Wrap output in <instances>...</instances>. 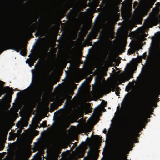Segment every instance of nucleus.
<instances>
[{
  "mask_svg": "<svg viewBox=\"0 0 160 160\" xmlns=\"http://www.w3.org/2000/svg\"><path fill=\"white\" fill-rule=\"evenodd\" d=\"M131 74H123L116 79L112 80L108 82H105L100 85L97 89V92L99 94L108 93L112 89H114L118 81L121 83L125 81H128L131 78Z\"/></svg>",
  "mask_w": 160,
  "mask_h": 160,
  "instance_id": "nucleus-4",
  "label": "nucleus"
},
{
  "mask_svg": "<svg viewBox=\"0 0 160 160\" xmlns=\"http://www.w3.org/2000/svg\"><path fill=\"white\" fill-rule=\"evenodd\" d=\"M160 20L159 9L158 8H154L152 12L149 14L148 18L144 21V26L141 27L137 30L136 34L138 36H145V32L148 28L155 25Z\"/></svg>",
  "mask_w": 160,
  "mask_h": 160,
  "instance_id": "nucleus-3",
  "label": "nucleus"
},
{
  "mask_svg": "<svg viewBox=\"0 0 160 160\" xmlns=\"http://www.w3.org/2000/svg\"><path fill=\"white\" fill-rule=\"evenodd\" d=\"M49 72V70L46 67H38L35 71L33 69L32 70L31 82L26 89L21 92V95L27 98H32L36 94L40 93L42 89L40 85L36 82L33 83L34 73L35 72L37 75L46 77L48 76Z\"/></svg>",
  "mask_w": 160,
  "mask_h": 160,
  "instance_id": "nucleus-1",
  "label": "nucleus"
},
{
  "mask_svg": "<svg viewBox=\"0 0 160 160\" xmlns=\"http://www.w3.org/2000/svg\"><path fill=\"white\" fill-rule=\"evenodd\" d=\"M147 60L151 62L154 70L160 71V32L152 38V42L149 49V56Z\"/></svg>",
  "mask_w": 160,
  "mask_h": 160,
  "instance_id": "nucleus-2",
  "label": "nucleus"
},
{
  "mask_svg": "<svg viewBox=\"0 0 160 160\" xmlns=\"http://www.w3.org/2000/svg\"><path fill=\"white\" fill-rule=\"evenodd\" d=\"M97 155L92 152L90 156L89 160H96L97 159Z\"/></svg>",
  "mask_w": 160,
  "mask_h": 160,
  "instance_id": "nucleus-14",
  "label": "nucleus"
},
{
  "mask_svg": "<svg viewBox=\"0 0 160 160\" xmlns=\"http://www.w3.org/2000/svg\"><path fill=\"white\" fill-rule=\"evenodd\" d=\"M2 94V93H1V92H0V96H1V95Z\"/></svg>",
  "mask_w": 160,
  "mask_h": 160,
  "instance_id": "nucleus-29",
  "label": "nucleus"
},
{
  "mask_svg": "<svg viewBox=\"0 0 160 160\" xmlns=\"http://www.w3.org/2000/svg\"><path fill=\"white\" fill-rule=\"evenodd\" d=\"M77 75L75 74L72 75V81H74L75 80L76 78H77Z\"/></svg>",
  "mask_w": 160,
  "mask_h": 160,
  "instance_id": "nucleus-19",
  "label": "nucleus"
},
{
  "mask_svg": "<svg viewBox=\"0 0 160 160\" xmlns=\"http://www.w3.org/2000/svg\"><path fill=\"white\" fill-rule=\"evenodd\" d=\"M86 147H87V145L85 143H84L81 146V147H80V149H81V150H85L86 149Z\"/></svg>",
  "mask_w": 160,
  "mask_h": 160,
  "instance_id": "nucleus-18",
  "label": "nucleus"
},
{
  "mask_svg": "<svg viewBox=\"0 0 160 160\" xmlns=\"http://www.w3.org/2000/svg\"><path fill=\"white\" fill-rule=\"evenodd\" d=\"M122 160H126V157L124 156Z\"/></svg>",
  "mask_w": 160,
  "mask_h": 160,
  "instance_id": "nucleus-25",
  "label": "nucleus"
},
{
  "mask_svg": "<svg viewBox=\"0 0 160 160\" xmlns=\"http://www.w3.org/2000/svg\"><path fill=\"white\" fill-rule=\"evenodd\" d=\"M42 127H45L46 125V123L45 122H43L42 123Z\"/></svg>",
  "mask_w": 160,
  "mask_h": 160,
  "instance_id": "nucleus-21",
  "label": "nucleus"
},
{
  "mask_svg": "<svg viewBox=\"0 0 160 160\" xmlns=\"http://www.w3.org/2000/svg\"><path fill=\"white\" fill-rule=\"evenodd\" d=\"M132 66H131V65H129V64L127 65V69H128V70H130L131 69H132Z\"/></svg>",
  "mask_w": 160,
  "mask_h": 160,
  "instance_id": "nucleus-20",
  "label": "nucleus"
},
{
  "mask_svg": "<svg viewBox=\"0 0 160 160\" xmlns=\"http://www.w3.org/2000/svg\"><path fill=\"white\" fill-rule=\"evenodd\" d=\"M12 48L13 50L18 52L20 50L21 51L20 54L22 56H24L26 54L25 49L23 48L22 45L17 43H13L12 45Z\"/></svg>",
  "mask_w": 160,
  "mask_h": 160,
  "instance_id": "nucleus-8",
  "label": "nucleus"
},
{
  "mask_svg": "<svg viewBox=\"0 0 160 160\" xmlns=\"http://www.w3.org/2000/svg\"><path fill=\"white\" fill-rule=\"evenodd\" d=\"M35 132H37V134H35V135H37L38 134V132L36 131H35Z\"/></svg>",
  "mask_w": 160,
  "mask_h": 160,
  "instance_id": "nucleus-27",
  "label": "nucleus"
},
{
  "mask_svg": "<svg viewBox=\"0 0 160 160\" xmlns=\"http://www.w3.org/2000/svg\"><path fill=\"white\" fill-rule=\"evenodd\" d=\"M131 102V97L128 95H126L121 103L122 107L124 110L127 109Z\"/></svg>",
  "mask_w": 160,
  "mask_h": 160,
  "instance_id": "nucleus-10",
  "label": "nucleus"
},
{
  "mask_svg": "<svg viewBox=\"0 0 160 160\" xmlns=\"http://www.w3.org/2000/svg\"><path fill=\"white\" fill-rule=\"evenodd\" d=\"M142 127H141V126H139V130H142Z\"/></svg>",
  "mask_w": 160,
  "mask_h": 160,
  "instance_id": "nucleus-24",
  "label": "nucleus"
},
{
  "mask_svg": "<svg viewBox=\"0 0 160 160\" xmlns=\"http://www.w3.org/2000/svg\"><path fill=\"white\" fill-rule=\"evenodd\" d=\"M103 133H106V132H107V131H106V129H104L103 131Z\"/></svg>",
  "mask_w": 160,
  "mask_h": 160,
  "instance_id": "nucleus-23",
  "label": "nucleus"
},
{
  "mask_svg": "<svg viewBox=\"0 0 160 160\" xmlns=\"http://www.w3.org/2000/svg\"><path fill=\"white\" fill-rule=\"evenodd\" d=\"M76 159V156L75 154L70 155L67 158V160H75Z\"/></svg>",
  "mask_w": 160,
  "mask_h": 160,
  "instance_id": "nucleus-15",
  "label": "nucleus"
},
{
  "mask_svg": "<svg viewBox=\"0 0 160 160\" xmlns=\"http://www.w3.org/2000/svg\"><path fill=\"white\" fill-rule=\"evenodd\" d=\"M137 49V47L136 45H133L128 50V53L129 54L133 53Z\"/></svg>",
  "mask_w": 160,
  "mask_h": 160,
  "instance_id": "nucleus-12",
  "label": "nucleus"
},
{
  "mask_svg": "<svg viewBox=\"0 0 160 160\" xmlns=\"http://www.w3.org/2000/svg\"><path fill=\"white\" fill-rule=\"evenodd\" d=\"M155 0H146V2H145L144 5L143 7L140 9L139 12H138V14L140 17H143L146 15L147 13V8L146 7V6L147 5L149 7L151 4H153Z\"/></svg>",
  "mask_w": 160,
  "mask_h": 160,
  "instance_id": "nucleus-6",
  "label": "nucleus"
},
{
  "mask_svg": "<svg viewBox=\"0 0 160 160\" xmlns=\"http://www.w3.org/2000/svg\"><path fill=\"white\" fill-rule=\"evenodd\" d=\"M134 26V24L132 21H128L124 26V29L125 30H131Z\"/></svg>",
  "mask_w": 160,
  "mask_h": 160,
  "instance_id": "nucleus-11",
  "label": "nucleus"
},
{
  "mask_svg": "<svg viewBox=\"0 0 160 160\" xmlns=\"http://www.w3.org/2000/svg\"><path fill=\"white\" fill-rule=\"evenodd\" d=\"M4 83V82L3 81H0V85L2 86Z\"/></svg>",
  "mask_w": 160,
  "mask_h": 160,
  "instance_id": "nucleus-22",
  "label": "nucleus"
},
{
  "mask_svg": "<svg viewBox=\"0 0 160 160\" xmlns=\"http://www.w3.org/2000/svg\"><path fill=\"white\" fill-rule=\"evenodd\" d=\"M106 136L107 138H109L112 139L113 138L112 133L111 132L107 134Z\"/></svg>",
  "mask_w": 160,
  "mask_h": 160,
  "instance_id": "nucleus-17",
  "label": "nucleus"
},
{
  "mask_svg": "<svg viewBox=\"0 0 160 160\" xmlns=\"http://www.w3.org/2000/svg\"><path fill=\"white\" fill-rule=\"evenodd\" d=\"M123 147V142L121 140H116L112 147V151L113 156L115 158L122 152Z\"/></svg>",
  "mask_w": 160,
  "mask_h": 160,
  "instance_id": "nucleus-5",
  "label": "nucleus"
},
{
  "mask_svg": "<svg viewBox=\"0 0 160 160\" xmlns=\"http://www.w3.org/2000/svg\"><path fill=\"white\" fill-rule=\"evenodd\" d=\"M107 104V102L105 101H102V105H99L98 107L96 108L95 111L94 117L93 119L94 120L96 118H97L101 112L104 111L105 110L104 107Z\"/></svg>",
  "mask_w": 160,
  "mask_h": 160,
  "instance_id": "nucleus-9",
  "label": "nucleus"
},
{
  "mask_svg": "<svg viewBox=\"0 0 160 160\" xmlns=\"http://www.w3.org/2000/svg\"><path fill=\"white\" fill-rule=\"evenodd\" d=\"M30 55H28V57H30Z\"/></svg>",
  "mask_w": 160,
  "mask_h": 160,
  "instance_id": "nucleus-32",
  "label": "nucleus"
},
{
  "mask_svg": "<svg viewBox=\"0 0 160 160\" xmlns=\"http://www.w3.org/2000/svg\"><path fill=\"white\" fill-rule=\"evenodd\" d=\"M116 94H117V95H118V94H117V93H116Z\"/></svg>",
  "mask_w": 160,
  "mask_h": 160,
  "instance_id": "nucleus-31",
  "label": "nucleus"
},
{
  "mask_svg": "<svg viewBox=\"0 0 160 160\" xmlns=\"http://www.w3.org/2000/svg\"><path fill=\"white\" fill-rule=\"evenodd\" d=\"M20 94V92H18L17 94V96H18L19 95V94Z\"/></svg>",
  "mask_w": 160,
  "mask_h": 160,
  "instance_id": "nucleus-26",
  "label": "nucleus"
},
{
  "mask_svg": "<svg viewBox=\"0 0 160 160\" xmlns=\"http://www.w3.org/2000/svg\"><path fill=\"white\" fill-rule=\"evenodd\" d=\"M5 88L7 90L9 93V94L11 95H12L13 94V92H12L11 88H10L8 87H6Z\"/></svg>",
  "mask_w": 160,
  "mask_h": 160,
  "instance_id": "nucleus-16",
  "label": "nucleus"
},
{
  "mask_svg": "<svg viewBox=\"0 0 160 160\" xmlns=\"http://www.w3.org/2000/svg\"><path fill=\"white\" fill-rule=\"evenodd\" d=\"M88 138H87V139ZM87 139H86V140H87Z\"/></svg>",
  "mask_w": 160,
  "mask_h": 160,
  "instance_id": "nucleus-33",
  "label": "nucleus"
},
{
  "mask_svg": "<svg viewBox=\"0 0 160 160\" xmlns=\"http://www.w3.org/2000/svg\"><path fill=\"white\" fill-rule=\"evenodd\" d=\"M40 52L39 51H37L33 53L31 57L29 59H27L26 61V62L28 64L29 66L31 67L33 66L34 62L36 61L40 57Z\"/></svg>",
  "mask_w": 160,
  "mask_h": 160,
  "instance_id": "nucleus-7",
  "label": "nucleus"
},
{
  "mask_svg": "<svg viewBox=\"0 0 160 160\" xmlns=\"http://www.w3.org/2000/svg\"><path fill=\"white\" fill-rule=\"evenodd\" d=\"M67 95L65 93L61 94L60 95V97L58 98V99L60 100V102H62L66 98Z\"/></svg>",
  "mask_w": 160,
  "mask_h": 160,
  "instance_id": "nucleus-13",
  "label": "nucleus"
},
{
  "mask_svg": "<svg viewBox=\"0 0 160 160\" xmlns=\"http://www.w3.org/2000/svg\"><path fill=\"white\" fill-rule=\"evenodd\" d=\"M36 65H35V68H36Z\"/></svg>",
  "mask_w": 160,
  "mask_h": 160,
  "instance_id": "nucleus-30",
  "label": "nucleus"
},
{
  "mask_svg": "<svg viewBox=\"0 0 160 160\" xmlns=\"http://www.w3.org/2000/svg\"><path fill=\"white\" fill-rule=\"evenodd\" d=\"M119 107L118 106L117 107V110H118L119 109Z\"/></svg>",
  "mask_w": 160,
  "mask_h": 160,
  "instance_id": "nucleus-28",
  "label": "nucleus"
}]
</instances>
